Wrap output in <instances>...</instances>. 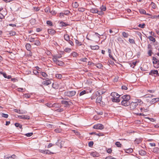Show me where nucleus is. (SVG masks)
Returning <instances> with one entry per match:
<instances>
[{"label":"nucleus","mask_w":159,"mask_h":159,"mask_svg":"<svg viewBox=\"0 0 159 159\" xmlns=\"http://www.w3.org/2000/svg\"><path fill=\"white\" fill-rule=\"evenodd\" d=\"M130 97L129 95H125L123 96L120 98L121 100L122 99L121 102L122 105L125 106H128L130 104L129 102Z\"/></svg>","instance_id":"obj_1"},{"label":"nucleus","mask_w":159,"mask_h":159,"mask_svg":"<svg viewBox=\"0 0 159 159\" xmlns=\"http://www.w3.org/2000/svg\"><path fill=\"white\" fill-rule=\"evenodd\" d=\"M111 95L112 97L111 99L113 102L118 103L121 100V99L120 98V95L116 92H112Z\"/></svg>","instance_id":"obj_2"},{"label":"nucleus","mask_w":159,"mask_h":159,"mask_svg":"<svg viewBox=\"0 0 159 159\" xmlns=\"http://www.w3.org/2000/svg\"><path fill=\"white\" fill-rule=\"evenodd\" d=\"M76 92L75 91H67L64 92V95L69 97H71L74 96L76 94Z\"/></svg>","instance_id":"obj_3"},{"label":"nucleus","mask_w":159,"mask_h":159,"mask_svg":"<svg viewBox=\"0 0 159 159\" xmlns=\"http://www.w3.org/2000/svg\"><path fill=\"white\" fill-rule=\"evenodd\" d=\"M153 64H154V67L158 68L159 67V61L154 57H152Z\"/></svg>","instance_id":"obj_4"},{"label":"nucleus","mask_w":159,"mask_h":159,"mask_svg":"<svg viewBox=\"0 0 159 159\" xmlns=\"http://www.w3.org/2000/svg\"><path fill=\"white\" fill-rule=\"evenodd\" d=\"M137 101L135 102H132L131 103H130L129 104L130 105V107L131 110H133L138 105V102L139 101V100L137 99Z\"/></svg>","instance_id":"obj_5"},{"label":"nucleus","mask_w":159,"mask_h":159,"mask_svg":"<svg viewBox=\"0 0 159 159\" xmlns=\"http://www.w3.org/2000/svg\"><path fill=\"white\" fill-rule=\"evenodd\" d=\"M70 13V11L68 10L64 11L63 12L59 13V16L61 18H63L64 17V15L68 16Z\"/></svg>","instance_id":"obj_6"},{"label":"nucleus","mask_w":159,"mask_h":159,"mask_svg":"<svg viewBox=\"0 0 159 159\" xmlns=\"http://www.w3.org/2000/svg\"><path fill=\"white\" fill-rule=\"evenodd\" d=\"M61 103L65 105V107H69L72 104V102L70 101H67L66 100H62L61 101Z\"/></svg>","instance_id":"obj_7"},{"label":"nucleus","mask_w":159,"mask_h":159,"mask_svg":"<svg viewBox=\"0 0 159 159\" xmlns=\"http://www.w3.org/2000/svg\"><path fill=\"white\" fill-rule=\"evenodd\" d=\"M93 128L94 129L102 130L104 129V126L102 124H98L94 125Z\"/></svg>","instance_id":"obj_8"},{"label":"nucleus","mask_w":159,"mask_h":159,"mask_svg":"<svg viewBox=\"0 0 159 159\" xmlns=\"http://www.w3.org/2000/svg\"><path fill=\"white\" fill-rule=\"evenodd\" d=\"M96 94L97 96L99 95L96 99V102L98 103H100L102 101V97L100 95L99 92H97V93H96Z\"/></svg>","instance_id":"obj_9"},{"label":"nucleus","mask_w":159,"mask_h":159,"mask_svg":"<svg viewBox=\"0 0 159 159\" xmlns=\"http://www.w3.org/2000/svg\"><path fill=\"white\" fill-rule=\"evenodd\" d=\"M150 75H156L157 76H159L158 71L157 70H151L149 73Z\"/></svg>","instance_id":"obj_10"},{"label":"nucleus","mask_w":159,"mask_h":159,"mask_svg":"<svg viewBox=\"0 0 159 159\" xmlns=\"http://www.w3.org/2000/svg\"><path fill=\"white\" fill-rule=\"evenodd\" d=\"M19 118L25 120V119H29L30 117L29 116L27 115H21L18 116Z\"/></svg>","instance_id":"obj_11"},{"label":"nucleus","mask_w":159,"mask_h":159,"mask_svg":"<svg viewBox=\"0 0 159 159\" xmlns=\"http://www.w3.org/2000/svg\"><path fill=\"white\" fill-rule=\"evenodd\" d=\"M40 152L42 153H43L44 154H53V153L49 151L48 150H40Z\"/></svg>","instance_id":"obj_12"},{"label":"nucleus","mask_w":159,"mask_h":159,"mask_svg":"<svg viewBox=\"0 0 159 159\" xmlns=\"http://www.w3.org/2000/svg\"><path fill=\"white\" fill-rule=\"evenodd\" d=\"M48 32L49 34L53 35L56 33V31L53 29H51L48 30Z\"/></svg>","instance_id":"obj_13"},{"label":"nucleus","mask_w":159,"mask_h":159,"mask_svg":"<svg viewBox=\"0 0 159 159\" xmlns=\"http://www.w3.org/2000/svg\"><path fill=\"white\" fill-rule=\"evenodd\" d=\"M51 84V82L50 80L48 79L47 80L43 81V84L44 85H48Z\"/></svg>","instance_id":"obj_14"},{"label":"nucleus","mask_w":159,"mask_h":159,"mask_svg":"<svg viewBox=\"0 0 159 159\" xmlns=\"http://www.w3.org/2000/svg\"><path fill=\"white\" fill-rule=\"evenodd\" d=\"M60 141V139H58L57 142L56 143V145L60 147L61 148L62 147V141Z\"/></svg>","instance_id":"obj_15"},{"label":"nucleus","mask_w":159,"mask_h":159,"mask_svg":"<svg viewBox=\"0 0 159 159\" xmlns=\"http://www.w3.org/2000/svg\"><path fill=\"white\" fill-rule=\"evenodd\" d=\"M89 47L92 50H98L99 49V47L98 45L92 46L90 45Z\"/></svg>","instance_id":"obj_16"},{"label":"nucleus","mask_w":159,"mask_h":159,"mask_svg":"<svg viewBox=\"0 0 159 159\" xmlns=\"http://www.w3.org/2000/svg\"><path fill=\"white\" fill-rule=\"evenodd\" d=\"M139 154L141 156H143L145 155L146 154V152L143 150H141L139 151Z\"/></svg>","instance_id":"obj_17"},{"label":"nucleus","mask_w":159,"mask_h":159,"mask_svg":"<svg viewBox=\"0 0 159 159\" xmlns=\"http://www.w3.org/2000/svg\"><path fill=\"white\" fill-rule=\"evenodd\" d=\"M90 155L93 157H98L99 156L98 153L96 152H93L90 153Z\"/></svg>","instance_id":"obj_18"},{"label":"nucleus","mask_w":159,"mask_h":159,"mask_svg":"<svg viewBox=\"0 0 159 159\" xmlns=\"http://www.w3.org/2000/svg\"><path fill=\"white\" fill-rule=\"evenodd\" d=\"M16 155H13L11 156H8V155L7 156H5L4 157V159H8L10 158H12L13 159H14L16 157Z\"/></svg>","instance_id":"obj_19"},{"label":"nucleus","mask_w":159,"mask_h":159,"mask_svg":"<svg viewBox=\"0 0 159 159\" xmlns=\"http://www.w3.org/2000/svg\"><path fill=\"white\" fill-rule=\"evenodd\" d=\"M56 64L59 66H62L64 65V63L63 61L58 60L57 62H56Z\"/></svg>","instance_id":"obj_20"},{"label":"nucleus","mask_w":159,"mask_h":159,"mask_svg":"<svg viewBox=\"0 0 159 159\" xmlns=\"http://www.w3.org/2000/svg\"><path fill=\"white\" fill-rule=\"evenodd\" d=\"M90 11L93 13H96L98 12V10L95 8H91L90 9Z\"/></svg>","instance_id":"obj_21"},{"label":"nucleus","mask_w":159,"mask_h":159,"mask_svg":"<svg viewBox=\"0 0 159 159\" xmlns=\"http://www.w3.org/2000/svg\"><path fill=\"white\" fill-rule=\"evenodd\" d=\"M34 44L37 46H39L41 44V43L38 40L36 39L35 40Z\"/></svg>","instance_id":"obj_22"},{"label":"nucleus","mask_w":159,"mask_h":159,"mask_svg":"<svg viewBox=\"0 0 159 159\" xmlns=\"http://www.w3.org/2000/svg\"><path fill=\"white\" fill-rule=\"evenodd\" d=\"M60 24L62 27L66 26L69 25V24L62 21L60 22Z\"/></svg>","instance_id":"obj_23"},{"label":"nucleus","mask_w":159,"mask_h":159,"mask_svg":"<svg viewBox=\"0 0 159 159\" xmlns=\"http://www.w3.org/2000/svg\"><path fill=\"white\" fill-rule=\"evenodd\" d=\"M75 43L76 44V45L77 46H79L82 45V43L80 42L78 40L75 39Z\"/></svg>","instance_id":"obj_24"},{"label":"nucleus","mask_w":159,"mask_h":159,"mask_svg":"<svg viewBox=\"0 0 159 159\" xmlns=\"http://www.w3.org/2000/svg\"><path fill=\"white\" fill-rule=\"evenodd\" d=\"M153 152L154 153L159 154V148L157 147L154 148L153 149Z\"/></svg>","instance_id":"obj_25"},{"label":"nucleus","mask_w":159,"mask_h":159,"mask_svg":"<svg viewBox=\"0 0 159 159\" xmlns=\"http://www.w3.org/2000/svg\"><path fill=\"white\" fill-rule=\"evenodd\" d=\"M64 37V39L66 41H68L70 39V36L67 34H65Z\"/></svg>","instance_id":"obj_26"},{"label":"nucleus","mask_w":159,"mask_h":159,"mask_svg":"<svg viewBox=\"0 0 159 159\" xmlns=\"http://www.w3.org/2000/svg\"><path fill=\"white\" fill-rule=\"evenodd\" d=\"M142 140L140 139H136L134 141L135 143L139 144L142 141Z\"/></svg>","instance_id":"obj_27"},{"label":"nucleus","mask_w":159,"mask_h":159,"mask_svg":"<svg viewBox=\"0 0 159 159\" xmlns=\"http://www.w3.org/2000/svg\"><path fill=\"white\" fill-rule=\"evenodd\" d=\"M26 48L28 51H30L31 48V45L29 43H27L25 45Z\"/></svg>","instance_id":"obj_28"},{"label":"nucleus","mask_w":159,"mask_h":159,"mask_svg":"<svg viewBox=\"0 0 159 159\" xmlns=\"http://www.w3.org/2000/svg\"><path fill=\"white\" fill-rule=\"evenodd\" d=\"M148 38L150 41H152L153 42H155L156 41L155 39L151 36H149Z\"/></svg>","instance_id":"obj_29"},{"label":"nucleus","mask_w":159,"mask_h":159,"mask_svg":"<svg viewBox=\"0 0 159 159\" xmlns=\"http://www.w3.org/2000/svg\"><path fill=\"white\" fill-rule=\"evenodd\" d=\"M73 7L75 8H77L79 6V4L77 2H75L72 3Z\"/></svg>","instance_id":"obj_30"},{"label":"nucleus","mask_w":159,"mask_h":159,"mask_svg":"<svg viewBox=\"0 0 159 159\" xmlns=\"http://www.w3.org/2000/svg\"><path fill=\"white\" fill-rule=\"evenodd\" d=\"M122 35L124 38H128L129 35L128 33H126L125 32H123L122 33Z\"/></svg>","instance_id":"obj_31"},{"label":"nucleus","mask_w":159,"mask_h":159,"mask_svg":"<svg viewBox=\"0 0 159 159\" xmlns=\"http://www.w3.org/2000/svg\"><path fill=\"white\" fill-rule=\"evenodd\" d=\"M158 98H155L152 99L150 101V103L153 104L156 102L158 101L159 100H157Z\"/></svg>","instance_id":"obj_32"},{"label":"nucleus","mask_w":159,"mask_h":159,"mask_svg":"<svg viewBox=\"0 0 159 159\" xmlns=\"http://www.w3.org/2000/svg\"><path fill=\"white\" fill-rule=\"evenodd\" d=\"M139 12L141 14H146V11L143 9H141L139 10Z\"/></svg>","instance_id":"obj_33"},{"label":"nucleus","mask_w":159,"mask_h":159,"mask_svg":"<svg viewBox=\"0 0 159 159\" xmlns=\"http://www.w3.org/2000/svg\"><path fill=\"white\" fill-rule=\"evenodd\" d=\"M52 86L53 89H57L58 88V86L56 83H53L52 84Z\"/></svg>","instance_id":"obj_34"},{"label":"nucleus","mask_w":159,"mask_h":159,"mask_svg":"<svg viewBox=\"0 0 159 159\" xmlns=\"http://www.w3.org/2000/svg\"><path fill=\"white\" fill-rule=\"evenodd\" d=\"M100 8L101 10L103 11H105L106 10V7L103 5H102L101 7H100Z\"/></svg>","instance_id":"obj_35"},{"label":"nucleus","mask_w":159,"mask_h":159,"mask_svg":"<svg viewBox=\"0 0 159 159\" xmlns=\"http://www.w3.org/2000/svg\"><path fill=\"white\" fill-rule=\"evenodd\" d=\"M41 74L45 78H46L48 77V75L45 72H41Z\"/></svg>","instance_id":"obj_36"},{"label":"nucleus","mask_w":159,"mask_h":159,"mask_svg":"<svg viewBox=\"0 0 159 159\" xmlns=\"http://www.w3.org/2000/svg\"><path fill=\"white\" fill-rule=\"evenodd\" d=\"M125 152L127 153H129L132 152H133V150L132 149L130 148L126 149Z\"/></svg>","instance_id":"obj_37"},{"label":"nucleus","mask_w":159,"mask_h":159,"mask_svg":"<svg viewBox=\"0 0 159 159\" xmlns=\"http://www.w3.org/2000/svg\"><path fill=\"white\" fill-rule=\"evenodd\" d=\"M146 26V25L145 23H143L142 24H139L138 25V27L141 28H144Z\"/></svg>","instance_id":"obj_38"},{"label":"nucleus","mask_w":159,"mask_h":159,"mask_svg":"<svg viewBox=\"0 0 159 159\" xmlns=\"http://www.w3.org/2000/svg\"><path fill=\"white\" fill-rule=\"evenodd\" d=\"M115 145L117 147L120 148L121 146V144L120 143V142H116L115 143Z\"/></svg>","instance_id":"obj_39"},{"label":"nucleus","mask_w":159,"mask_h":159,"mask_svg":"<svg viewBox=\"0 0 159 159\" xmlns=\"http://www.w3.org/2000/svg\"><path fill=\"white\" fill-rule=\"evenodd\" d=\"M47 24L50 26H53L52 23L50 21L48 20L47 21Z\"/></svg>","instance_id":"obj_40"},{"label":"nucleus","mask_w":159,"mask_h":159,"mask_svg":"<svg viewBox=\"0 0 159 159\" xmlns=\"http://www.w3.org/2000/svg\"><path fill=\"white\" fill-rule=\"evenodd\" d=\"M52 60L53 62L56 64V62H57L58 60H57V58L56 57L54 56H52Z\"/></svg>","instance_id":"obj_41"},{"label":"nucleus","mask_w":159,"mask_h":159,"mask_svg":"<svg viewBox=\"0 0 159 159\" xmlns=\"http://www.w3.org/2000/svg\"><path fill=\"white\" fill-rule=\"evenodd\" d=\"M1 115L2 117L5 118H7L8 117V114H5L3 113H2Z\"/></svg>","instance_id":"obj_42"},{"label":"nucleus","mask_w":159,"mask_h":159,"mask_svg":"<svg viewBox=\"0 0 159 159\" xmlns=\"http://www.w3.org/2000/svg\"><path fill=\"white\" fill-rule=\"evenodd\" d=\"M86 93V91L85 90H84L80 92V93L79 94V96H81L84 94H85Z\"/></svg>","instance_id":"obj_43"},{"label":"nucleus","mask_w":159,"mask_h":159,"mask_svg":"<svg viewBox=\"0 0 159 159\" xmlns=\"http://www.w3.org/2000/svg\"><path fill=\"white\" fill-rule=\"evenodd\" d=\"M71 51V49L69 48H66L64 50L65 52L68 53L70 52Z\"/></svg>","instance_id":"obj_44"},{"label":"nucleus","mask_w":159,"mask_h":159,"mask_svg":"<svg viewBox=\"0 0 159 159\" xmlns=\"http://www.w3.org/2000/svg\"><path fill=\"white\" fill-rule=\"evenodd\" d=\"M44 11H45V12H50V8L48 7H47L45 9Z\"/></svg>","instance_id":"obj_45"},{"label":"nucleus","mask_w":159,"mask_h":159,"mask_svg":"<svg viewBox=\"0 0 159 159\" xmlns=\"http://www.w3.org/2000/svg\"><path fill=\"white\" fill-rule=\"evenodd\" d=\"M15 126L16 127H19L20 128H22V125H20L19 123H16L15 124Z\"/></svg>","instance_id":"obj_46"},{"label":"nucleus","mask_w":159,"mask_h":159,"mask_svg":"<svg viewBox=\"0 0 159 159\" xmlns=\"http://www.w3.org/2000/svg\"><path fill=\"white\" fill-rule=\"evenodd\" d=\"M96 67L98 68H101L102 67V65L101 63H98L97 64L96 66Z\"/></svg>","instance_id":"obj_47"},{"label":"nucleus","mask_w":159,"mask_h":159,"mask_svg":"<svg viewBox=\"0 0 159 159\" xmlns=\"http://www.w3.org/2000/svg\"><path fill=\"white\" fill-rule=\"evenodd\" d=\"M79 11L80 12H83L84 11L85 9L82 7H80L78 8Z\"/></svg>","instance_id":"obj_48"},{"label":"nucleus","mask_w":159,"mask_h":159,"mask_svg":"<svg viewBox=\"0 0 159 159\" xmlns=\"http://www.w3.org/2000/svg\"><path fill=\"white\" fill-rule=\"evenodd\" d=\"M29 39L30 41L31 42H34L35 40L34 38H33L31 37H29Z\"/></svg>","instance_id":"obj_49"},{"label":"nucleus","mask_w":159,"mask_h":159,"mask_svg":"<svg viewBox=\"0 0 159 159\" xmlns=\"http://www.w3.org/2000/svg\"><path fill=\"white\" fill-rule=\"evenodd\" d=\"M129 41L130 43L132 44H135V42L134 40L133 39H129Z\"/></svg>","instance_id":"obj_50"},{"label":"nucleus","mask_w":159,"mask_h":159,"mask_svg":"<svg viewBox=\"0 0 159 159\" xmlns=\"http://www.w3.org/2000/svg\"><path fill=\"white\" fill-rule=\"evenodd\" d=\"M151 18L152 19H154V18H158L159 19V15H153V16H152L151 17Z\"/></svg>","instance_id":"obj_51"},{"label":"nucleus","mask_w":159,"mask_h":159,"mask_svg":"<svg viewBox=\"0 0 159 159\" xmlns=\"http://www.w3.org/2000/svg\"><path fill=\"white\" fill-rule=\"evenodd\" d=\"M103 11L101 10L100 11H98V12H97V13L99 15H102L104 14V13Z\"/></svg>","instance_id":"obj_52"},{"label":"nucleus","mask_w":159,"mask_h":159,"mask_svg":"<svg viewBox=\"0 0 159 159\" xmlns=\"http://www.w3.org/2000/svg\"><path fill=\"white\" fill-rule=\"evenodd\" d=\"M152 50H148V54L149 56H152Z\"/></svg>","instance_id":"obj_53"},{"label":"nucleus","mask_w":159,"mask_h":159,"mask_svg":"<svg viewBox=\"0 0 159 159\" xmlns=\"http://www.w3.org/2000/svg\"><path fill=\"white\" fill-rule=\"evenodd\" d=\"M33 134V133L32 132L27 133L25 134V135L27 137H30Z\"/></svg>","instance_id":"obj_54"},{"label":"nucleus","mask_w":159,"mask_h":159,"mask_svg":"<svg viewBox=\"0 0 159 159\" xmlns=\"http://www.w3.org/2000/svg\"><path fill=\"white\" fill-rule=\"evenodd\" d=\"M93 144V141H90L88 143V145L90 147H92Z\"/></svg>","instance_id":"obj_55"},{"label":"nucleus","mask_w":159,"mask_h":159,"mask_svg":"<svg viewBox=\"0 0 159 159\" xmlns=\"http://www.w3.org/2000/svg\"><path fill=\"white\" fill-rule=\"evenodd\" d=\"M45 105L47 106L50 108L51 107L53 106L52 104L48 103H46Z\"/></svg>","instance_id":"obj_56"},{"label":"nucleus","mask_w":159,"mask_h":159,"mask_svg":"<svg viewBox=\"0 0 159 159\" xmlns=\"http://www.w3.org/2000/svg\"><path fill=\"white\" fill-rule=\"evenodd\" d=\"M151 5H152V7L153 9H155L156 7V5L155 3L153 2H152L151 4Z\"/></svg>","instance_id":"obj_57"},{"label":"nucleus","mask_w":159,"mask_h":159,"mask_svg":"<svg viewBox=\"0 0 159 159\" xmlns=\"http://www.w3.org/2000/svg\"><path fill=\"white\" fill-rule=\"evenodd\" d=\"M4 18V16H3V15L2 14L0 13V21H2V19Z\"/></svg>","instance_id":"obj_58"},{"label":"nucleus","mask_w":159,"mask_h":159,"mask_svg":"<svg viewBox=\"0 0 159 159\" xmlns=\"http://www.w3.org/2000/svg\"><path fill=\"white\" fill-rule=\"evenodd\" d=\"M146 97H145V98H152L153 97H154V95H151V94H149V95H146L145 96Z\"/></svg>","instance_id":"obj_59"},{"label":"nucleus","mask_w":159,"mask_h":159,"mask_svg":"<svg viewBox=\"0 0 159 159\" xmlns=\"http://www.w3.org/2000/svg\"><path fill=\"white\" fill-rule=\"evenodd\" d=\"M121 89L123 90H126L128 88L126 86L123 85L121 87Z\"/></svg>","instance_id":"obj_60"},{"label":"nucleus","mask_w":159,"mask_h":159,"mask_svg":"<svg viewBox=\"0 0 159 159\" xmlns=\"http://www.w3.org/2000/svg\"><path fill=\"white\" fill-rule=\"evenodd\" d=\"M50 12L52 15H55L57 13L56 12L55 10H52L51 11H50Z\"/></svg>","instance_id":"obj_61"},{"label":"nucleus","mask_w":159,"mask_h":159,"mask_svg":"<svg viewBox=\"0 0 159 159\" xmlns=\"http://www.w3.org/2000/svg\"><path fill=\"white\" fill-rule=\"evenodd\" d=\"M87 59L86 58L84 57L80 59V61L83 62H87Z\"/></svg>","instance_id":"obj_62"},{"label":"nucleus","mask_w":159,"mask_h":159,"mask_svg":"<svg viewBox=\"0 0 159 159\" xmlns=\"http://www.w3.org/2000/svg\"><path fill=\"white\" fill-rule=\"evenodd\" d=\"M72 55L73 57H76L77 55H78V54H77V53L75 52H73L72 54Z\"/></svg>","instance_id":"obj_63"},{"label":"nucleus","mask_w":159,"mask_h":159,"mask_svg":"<svg viewBox=\"0 0 159 159\" xmlns=\"http://www.w3.org/2000/svg\"><path fill=\"white\" fill-rule=\"evenodd\" d=\"M56 111L57 112H61L62 111H63V108H59L57 109L56 110Z\"/></svg>","instance_id":"obj_64"}]
</instances>
